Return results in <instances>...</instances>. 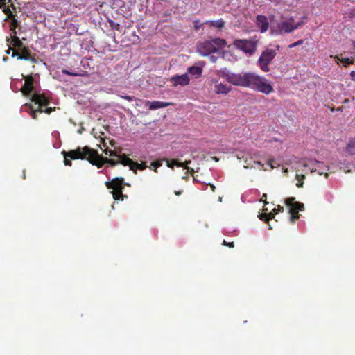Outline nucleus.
Wrapping results in <instances>:
<instances>
[{
	"instance_id": "nucleus-26",
	"label": "nucleus",
	"mask_w": 355,
	"mask_h": 355,
	"mask_svg": "<svg viewBox=\"0 0 355 355\" xmlns=\"http://www.w3.org/2000/svg\"><path fill=\"white\" fill-rule=\"evenodd\" d=\"M334 58V59L339 60L345 67L352 64L354 63L353 60L349 58L340 59L338 55H335Z\"/></svg>"
},
{
	"instance_id": "nucleus-3",
	"label": "nucleus",
	"mask_w": 355,
	"mask_h": 355,
	"mask_svg": "<svg viewBox=\"0 0 355 355\" xmlns=\"http://www.w3.org/2000/svg\"><path fill=\"white\" fill-rule=\"evenodd\" d=\"M247 88H251L266 95L274 91L272 86L266 78L253 72H249Z\"/></svg>"
},
{
	"instance_id": "nucleus-44",
	"label": "nucleus",
	"mask_w": 355,
	"mask_h": 355,
	"mask_svg": "<svg viewBox=\"0 0 355 355\" xmlns=\"http://www.w3.org/2000/svg\"><path fill=\"white\" fill-rule=\"evenodd\" d=\"M352 80L355 81V71H352L350 73Z\"/></svg>"
},
{
	"instance_id": "nucleus-5",
	"label": "nucleus",
	"mask_w": 355,
	"mask_h": 355,
	"mask_svg": "<svg viewBox=\"0 0 355 355\" xmlns=\"http://www.w3.org/2000/svg\"><path fill=\"white\" fill-rule=\"evenodd\" d=\"M219 75L233 85L247 88L249 72L236 73L225 70H220Z\"/></svg>"
},
{
	"instance_id": "nucleus-38",
	"label": "nucleus",
	"mask_w": 355,
	"mask_h": 355,
	"mask_svg": "<svg viewBox=\"0 0 355 355\" xmlns=\"http://www.w3.org/2000/svg\"><path fill=\"white\" fill-rule=\"evenodd\" d=\"M266 199H267V195L266 193H263L261 196V201H262L265 205H266V204H268Z\"/></svg>"
},
{
	"instance_id": "nucleus-43",
	"label": "nucleus",
	"mask_w": 355,
	"mask_h": 355,
	"mask_svg": "<svg viewBox=\"0 0 355 355\" xmlns=\"http://www.w3.org/2000/svg\"><path fill=\"white\" fill-rule=\"evenodd\" d=\"M5 5H7V0H0V8L3 7Z\"/></svg>"
},
{
	"instance_id": "nucleus-52",
	"label": "nucleus",
	"mask_w": 355,
	"mask_h": 355,
	"mask_svg": "<svg viewBox=\"0 0 355 355\" xmlns=\"http://www.w3.org/2000/svg\"><path fill=\"white\" fill-rule=\"evenodd\" d=\"M268 164H270L271 166V168H273V166L271 165V161L268 162Z\"/></svg>"
},
{
	"instance_id": "nucleus-50",
	"label": "nucleus",
	"mask_w": 355,
	"mask_h": 355,
	"mask_svg": "<svg viewBox=\"0 0 355 355\" xmlns=\"http://www.w3.org/2000/svg\"><path fill=\"white\" fill-rule=\"evenodd\" d=\"M17 21L16 19H14L12 22V25L17 26Z\"/></svg>"
},
{
	"instance_id": "nucleus-16",
	"label": "nucleus",
	"mask_w": 355,
	"mask_h": 355,
	"mask_svg": "<svg viewBox=\"0 0 355 355\" xmlns=\"http://www.w3.org/2000/svg\"><path fill=\"white\" fill-rule=\"evenodd\" d=\"M19 51H21V55L19 56V60H30L33 63L36 62L35 57L31 55L30 50L26 46H24Z\"/></svg>"
},
{
	"instance_id": "nucleus-24",
	"label": "nucleus",
	"mask_w": 355,
	"mask_h": 355,
	"mask_svg": "<svg viewBox=\"0 0 355 355\" xmlns=\"http://www.w3.org/2000/svg\"><path fill=\"white\" fill-rule=\"evenodd\" d=\"M315 166L314 168L312 169V171H318V173L320 175L323 174V171H321L320 170L327 168V166H324V163L319 162V161H315Z\"/></svg>"
},
{
	"instance_id": "nucleus-2",
	"label": "nucleus",
	"mask_w": 355,
	"mask_h": 355,
	"mask_svg": "<svg viewBox=\"0 0 355 355\" xmlns=\"http://www.w3.org/2000/svg\"><path fill=\"white\" fill-rule=\"evenodd\" d=\"M247 88H251L266 95L274 91L272 86L266 78L253 72H249Z\"/></svg>"
},
{
	"instance_id": "nucleus-51",
	"label": "nucleus",
	"mask_w": 355,
	"mask_h": 355,
	"mask_svg": "<svg viewBox=\"0 0 355 355\" xmlns=\"http://www.w3.org/2000/svg\"><path fill=\"white\" fill-rule=\"evenodd\" d=\"M352 45H353V47H354V53H355V41L354 40H352Z\"/></svg>"
},
{
	"instance_id": "nucleus-28",
	"label": "nucleus",
	"mask_w": 355,
	"mask_h": 355,
	"mask_svg": "<svg viewBox=\"0 0 355 355\" xmlns=\"http://www.w3.org/2000/svg\"><path fill=\"white\" fill-rule=\"evenodd\" d=\"M62 73L63 74H65V75H68V76H82L81 73H76V72H71V71H69L65 69H63L62 70Z\"/></svg>"
},
{
	"instance_id": "nucleus-15",
	"label": "nucleus",
	"mask_w": 355,
	"mask_h": 355,
	"mask_svg": "<svg viewBox=\"0 0 355 355\" xmlns=\"http://www.w3.org/2000/svg\"><path fill=\"white\" fill-rule=\"evenodd\" d=\"M191 161H185L184 162H180L178 159H173L171 162L167 161V166L170 168H173L175 166L178 167H182L183 168L187 169L192 174L194 171L193 168H189L188 165L191 164Z\"/></svg>"
},
{
	"instance_id": "nucleus-53",
	"label": "nucleus",
	"mask_w": 355,
	"mask_h": 355,
	"mask_svg": "<svg viewBox=\"0 0 355 355\" xmlns=\"http://www.w3.org/2000/svg\"><path fill=\"white\" fill-rule=\"evenodd\" d=\"M328 175H328V173H325V177H326V178H327V177H328Z\"/></svg>"
},
{
	"instance_id": "nucleus-54",
	"label": "nucleus",
	"mask_w": 355,
	"mask_h": 355,
	"mask_svg": "<svg viewBox=\"0 0 355 355\" xmlns=\"http://www.w3.org/2000/svg\"><path fill=\"white\" fill-rule=\"evenodd\" d=\"M263 211H268V209H263Z\"/></svg>"
},
{
	"instance_id": "nucleus-45",
	"label": "nucleus",
	"mask_w": 355,
	"mask_h": 355,
	"mask_svg": "<svg viewBox=\"0 0 355 355\" xmlns=\"http://www.w3.org/2000/svg\"><path fill=\"white\" fill-rule=\"evenodd\" d=\"M254 163L255 164H257L261 168H262L263 167V164H262L259 161H254Z\"/></svg>"
},
{
	"instance_id": "nucleus-9",
	"label": "nucleus",
	"mask_w": 355,
	"mask_h": 355,
	"mask_svg": "<svg viewBox=\"0 0 355 355\" xmlns=\"http://www.w3.org/2000/svg\"><path fill=\"white\" fill-rule=\"evenodd\" d=\"M303 22H298L296 24H294V19L293 17L289 18L286 21H281L278 23L277 28L280 33H289L297 29L298 27L302 26Z\"/></svg>"
},
{
	"instance_id": "nucleus-34",
	"label": "nucleus",
	"mask_w": 355,
	"mask_h": 355,
	"mask_svg": "<svg viewBox=\"0 0 355 355\" xmlns=\"http://www.w3.org/2000/svg\"><path fill=\"white\" fill-rule=\"evenodd\" d=\"M55 110V107H47L45 110H43V112L49 114Z\"/></svg>"
},
{
	"instance_id": "nucleus-32",
	"label": "nucleus",
	"mask_w": 355,
	"mask_h": 355,
	"mask_svg": "<svg viewBox=\"0 0 355 355\" xmlns=\"http://www.w3.org/2000/svg\"><path fill=\"white\" fill-rule=\"evenodd\" d=\"M272 211L275 214H277L280 212H283L284 211V207L281 205H277V207L274 208L272 209Z\"/></svg>"
},
{
	"instance_id": "nucleus-8",
	"label": "nucleus",
	"mask_w": 355,
	"mask_h": 355,
	"mask_svg": "<svg viewBox=\"0 0 355 355\" xmlns=\"http://www.w3.org/2000/svg\"><path fill=\"white\" fill-rule=\"evenodd\" d=\"M276 55L277 50L269 48H267L261 53L257 61L261 71L263 72H268L270 71L269 64L275 58Z\"/></svg>"
},
{
	"instance_id": "nucleus-47",
	"label": "nucleus",
	"mask_w": 355,
	"mask_h": 355,
	"mask_svg": "<svg viewBox=\"0 0 355 355\" xmlns=\"http://www.w3.org/2000/svg\"><path fill=\"white\" fill-rule=\"evenodd\" d=\"M210 58V60H211L212 62H216V59H217V58H216V57H215V56H214V55L210 56V58Z\"/></svg>"
},
{
	"instance_id": "nucleus-55",
	"label": "nucleus",
	"mask_w": 355,
	"mask_h": 355,
	"mask_svg": "<svg viewBox=\"0 0 355 355\" xmlns=\"http://www.w3.org/2000/svg\"><path fill=\"white\" fill-rule=\"evenodd\" d=\"M11 0H8V2H10Z\"/></svg>"
},
{
	"instance_id": "nucleus-23",
	"label": "nucleus",
	"mask_w": 355,
	"mask_h": 355,
	"mask_svg": "<svg viewBox=\"0 0 355 355\" xmlns=\"http://www.w3.org/2000/svg\"><path fill=\"white\" fill-rule=\"evenodd\" d=\"M106 155H109L112 157H117L118 159L116 160H120L121 157L123 156V155H119L118 153L116 150H110L108 148H105L103 151Z\"/></svg>"
},
{
	"instance_id": "nucleus-12",
	"label": "nucleus",
	"mask_w": 355,
	"mask_h": 355,
	"mask_svg": "<svg viewBox=\"0 0 355 355\" xmlns=\"http://www.w3.org/2000/svg\"><path fill=\"white\" fill-rule=\"evenodd\" d=\"M189 81L190 78L187 73L181 76L176 75L170 78V82L174 87H177L178 85L186 86L189 83Z\"/></svg>"
},
{
	"instance_id": "nucleus-31",
	"label": "nucleus",
	"mask_w": 355,
	"mask_h": 355,
	"mask_svg": "<svg viewBox=\"0 0 355 355\" xmlns=\"http://www.w3.org/2000/svg\"><path fill=\"white\" fill-rule=\"evenodd\" d=\"M290 214H291V222L294 223L297 220L299 219L300 216H299L298 213H290Z\"/></svg>"
},
{
	"instance_id": "nucleus-36",
	"label": "nucleus",
	"mask_w": 355,
	"mask_h": 355,
	"mask_svg": "<svg viewBox=\"0 0 355 355\" xmlns=\"http://www.w3.org/2000/svg\"><path fill=\"white\" fill-rule=\"evenodd\" d=\"M162 164L159 162H155L152 163V166L154 167V171H156L157 168L161 166Z\"/></svg>"
},
{
	"instance_id": "nucleus-39",
	"label": "nucleus",
	"mask_w": 355,
	"mask_h": 355,
	"mask_svg": "<svg viewBox=\"0 0 355 355\" xmlns=\"http://www.w3.org/2000/svg\"><path fill=\"white\" fill-rule=\"evenodd\" d=\"M110 25L111 26L114 28V29H116V30H119V24H115L114 23L113 21H111L110 22Z\"/></svg>"
},
{
	"instance_id": "nucleus-42",
	"label": "nucleus",
	"mask_w": 355,
	"mask_h": 355,
	"mask_svg": "<svg viewBox=\"0 0 355 355\" xmlns=\"http://www.w3.org/2000/svg\"><path fill=\"white\" fill-rule=\"evenodd\" d=\"M123 98L125 100H128V101H132L135 99V98L133 96H123Z\"/></svg>"
},
{
	"instance_id": "nucleus-35",
	"label": "nucleus",
	"mask_w": 355,
	"mask_h": 355,
	"mask_svg": "<svg viewBox=\"0 0 355 355\" xmlns=\"http://www.w3.org/2000/svg\"><path fill=\"white\" fill-rule=\"evenodd\" d=\"M223 245H225V246H227L229 248H234V244L233 242H227L225 240L223 241Z\"/></svg>"
},
{
	"instance_id": "nucleus-1",
	"label": "nucleus",
	"mask_w": 355,
	"mask_h": 355,
	"mask_svg": "<svg viewBox=\"0 0 355 355\" xmlns=\"http://www.w3.org/2000/svg\"><path fill=\"white\" fill-rule=\"evenodd\" d=\"M62 154L64 156V164L65 166H71L72 165L71 160L76 159H86L92 165L98 168L102 167L105 164H109L111 166H114L117 164H122L124 166H129L130 169L133 171L135 173L137 170H144L146 168L145 163L139 164L134 162L130 158L128 157L126 155H123L120 160H115L114 159L104 157L99 155L96 150H94L87 146L84 147H78L74 150L69 151L63 150Z\"/></svg>"
},
{
	"instance_id": "nucleus-46",
	"label": "nucleus",
	"mask_w": 355,
	"mask_h": 355,
	"mask_svg": "<svg viewBox=\"0 0 355 355\" xmlns=\"http://www.w3.org/2000/svg\"><path fill=\"white\" fill-rule=\"evenodd\" d=\"M349 16L351 17H355V9L352 10L350 13H349Z\"/></svg>"
},
{
	"instance_id": "nucleus-25",
	"label": "nucleus",
	"mask_w": 355,
	"mask_h": 355,
	"mask_svg": "<svg viewBox=\"0 0 355 355\" xmlns=\"http://www.w3.org/2000/svg\"><path fill=\"white\" fill-rule=\"evenodd\" d=\"M346 150L351 155H355V139L349 141L347 146Z\"/></svg>"
},
{
	"instance_id": "nucleus-7",
	"label": "nucleus",
	"mask_w": 355,
	"mask_h": 355,
	"mask_svg": "<svg viewBox=\"0 0 355 355\" xmlns=\"http://www.w3.org/2000/svg\"><path fill=\"white\" fill-rule=\"evenodd\" d=\"M258 40L255 37L250 39H236L233 42V46L239 50L249 55H253L257 49Z\"/></svg>"
},
{
	"instance_id": "nucleus-30",
	"label": "nucleus",
	"mask_w": 355,
	"mask_h": 355,
	"mask_svg": "<svg viewBox=\"0 0 355 355\" xmlns=\"http://www.w3.org/2000/svg\"><path fill=\"white\" fill-rule=\"evenodd\" d=\"M303 42H304V41L302 40H298V41H297L295 42H293V43L289 44L288 45V48L289 49H292V48H294L295 46H300V45L302 44Z\"/></svg>"
},
{
	"instance_id": "nucleus-22",
	"label": "nucleus",
	"mask_w": 355,
	"mask_h": 355,
	"mask_svg": "<svg viewBox=\"0 0 355 355\" xmlns=\"http://www.w3.org/2000/svg\"><path fill=\"white\" fill-rule=\"evenodd\" d=\"M113 198L116 200H123L124 198H128L126 195L123 194V190L112 191Z\"/></svg>"
},
{
	"instance_id": "nucleus-20",
	"label": "nucleus",
	"mask_w": 355,
	"mask_h": 355,
	"mask_svg": "<svg viewBox=\"0 0 355 355\" xmlns=\"http://www.w3.org/2000/svg\"><path fill=\"white\" fill-rule=\"evenodd\" d=\"M187 71L192 76H200L202 70L200 67L192 66L188 68Z\"/></svg>"
},
{
	"instance_id": "nucleus-4",
	"label": "nucleus",
	"mask_w": 355,
	"mask_h": 355,
	"mask_svg": "<svg viewBox=\"0 0 355 355\" xmlns=\"http://www.w3.org/2000/svg\"><path fill=\"white\" fill-rule=\"evenodd\" d=\"M226 45L227 42L224 39L215 38L207 40L198 42L196 51L201 55L207 56L211 53L218 52L220 49L225 47Z\"/></svg>"
},
{
	"instance_id": "nucleus-21",
	"label": "nucleus",
	"mask_w": 355,
	"mask_h": 355,
	"mask_svg": "<svg viewBox=\"0 0 355 355\" xmlns=\"http://www.w3.org/2000/svg\"><path fill=\"white\" fill-rule=\"evenodd\" d=\"M11 44L15 47V48H17L19 50H21L24 46H25L24 45V44L22 43V42L20 40V39L17 37V36H14L12 38V40H11Z\"/></svg>"
},
{
	"instance_id": "nucleus-6",
	"label": "nucleus",
	"mask_w": 355,
	"mask_h": 355,
	"mask_svg": "<svg viewBox=\"0 0 355 355\" xmlns=\"http://www.w3.org/2000/svg\"><path fill=\"white\" fill-rule=\"evenodd\" d=\"M31 101L35 104H38L37 109L35 110L31 104H25L24 107H27L31 112L32 117L36 119L37 112H43L42 107L48 105L49 104V99L44 94H34L31 96Z\"/></svg>"
},
{
	"instance_id": "nucleus-19",
	"label": "nucleus",
	"mask_w": 355,
	"mask_h": 355,
	"mask_svg": "<svg viewBox=\"0 0 355 355\" xmlns=\"http://www.w3.org/2000/svg\"><path fill=\"white\" fill-rule=\"evenodd\" d=\"M206 24H208L210 26L215 27L219 30L223 29L225 26V21L223 19H220L216 21H207Z\"/></svg>"
},
{
	"instance_id": "nucleus-40",
	"label": "nucleus",
	"mask_w": 355,
	"mask_h": 355,
	"mask_svg": "<svg viewBox=\"0 0 355 355\" xmlns=\"http://www.w3.org/2000/svg\"><path fill=\"white\" fill-rule=\"evenodd\" d=\"M275 214L272 211V212L267 214V215H268V221L275 218Z\"/></svg>"
},
{
	"instance_id": "nucleus-27",
	"label": "nucleus",
	"mask_w": 355,
	"mask_h": 355,
	"mask_svg": "<svg viewBox=\"0 0 355 355\" xmlns=\"http://www.w3.org/2000/svg\"><path fill=\"white\" fill-rule=\"evenodd\" d=\"M0 8L2 9L3 13L6 14L9 18L14 17V15L10 10L9 6H8L7 5H5L3 6V7H1Z\"/></svg>"
},
{
	"instance_id": "nucleus-49",
	"label": "nucleus",
	"mask_w": 355,
	"mask_h": 355,
	"mask_svg": "<svg viewBox=\"0 0 355 355\" xmlns=\"http://www.w3.org/2000/svg\"><path fill=\"white\" fill-rule=\"evenodd\" d=\"M182 193V191H175V194L176 196H179V195H180Z\"/></svg>"
},
{
	"instance_id": "nucleus-33",
	"label": "nucleus",
	"mask_w": 355,
	"mask_h": 355,
	"mask_svg": "<svg viewBox=\"0 0 355 355\" xmlns=\"http://www.w3.org/2000/svg\"><path fill=\"white\" fill-rule=\"evenodd\" d=\"M260 220L265 221L266 223L268 222V215L267 213L264 212L259 216Z\"/></svg>"
},
{
	"instance_id": "nucleus-29",
	"label": "nucleus",
	"mask_w": 355,
	"mask_h": 355,
	"mask_svg": "<svg viewBox=\"0 0 355 355\" xmlns=\"http://www.w3.org/2000/svg\"><path fill=\"white\" fill-rule=\"evenodd\" d=\"M305 178V176L304 175H302L301 176H300L299 175H296V178L298 180V182L296 184V186L299 188L300 187H303V182H301V180L304 179Z\"/></svg>"
},
{
	"instance_id": "nucleus-41",
	"label": "nucleus",
	"mask_w": 355,
	"mask_h": 355,
	"mask_svg": "<svg viewBox=\"0 0 355 355\" xmlns=\"http://www.w3.org/2000/svg\"><path fill=\"white\" fill-rule=\"evenodd\" d=\"M194 23V28L196 30H198L199 29V27H200V24H199V21L198 20H195L193 21Z\"/></svg>"
},
{
	"instance_id": "nucleus-10",
	"label": "nucleus",
	"mask_w": 355,
	"mask_h": 355,
	"mask_svg": "<svg viewBox=\"0 0 355 355\" xmlns=\"http://www.w3.org/2000/svg\"><path fill=\"white\" fill-rule=\"evenodd\" d=\"M295 198L290 197L286 199L285 203L289 207V213H298L304 210V204L295 201Z\"/></svg>"
},
{
	"instance_id": "nucleus-11",
	"label": "nucleus",
	"mask_w": 355,
	"mask_h": 355,
	"mask_svg": "<svg viewBox=\"0 0 355 355\" xmlns=\"http://www.w3.org/2000/svg\"><path fill=\"white\" fill-rule=\"evenodd\" d=\"M105 184L107 189H112V191L123 190L126 184L123 178H113L111 181H107Z\"/></svg>"
},
{
	"instance_id": "nucleus-17",
	"label": "nucleus",
	"mask_w": 355,
	"mask_h": 355,
	"mask_svg": "<svg viewBox=\"0 0 355 355\" xmlns=\"http://www.w3.org/2000/svg\"><path fill=\"white\" fill-rule=\"evenodd\" d=\"M232 90V87L227 85L216 81L215 92L216 94H227Z\"/></svg>"
},
{
	"instance_id": "nucleus-14",
	"label": "nucleus",
	"mask_w": 355,
	"mask_h": 355,
	"mask_svg": "<svg viewBox=\"0 0 355 355\" xmlns=\"http://www.w3.org/2000/svg\"><path fill=\"white\" fill-rule=\"evenodd\" d=\"M33 82H34V80L31 76H28L25 78V84L21 88V92L24 95H28L33 91V89H34Z\"/></svg>"
},
{
	"instance_id": "nucleus-13",
	"label": "nucleus",
	"mask_w": 355,
	"mask_h": 355,
	"mask_svg": "<svg viewBox=\"0 0 355 355\" xmlns=\"http://www.w3.org/2000/svg\"><path fill=\"white\" fill-rule=\"evenodd\" d=\"M257 26L260 28L261 33H265L268 31L269 27V23L266 16L259 15L256 17Z\"/></svg>"
},
{
	"instance_id": "nucleus-48",
	"label": "nucleus",
	"mask_w": 355,
	"mask_h": 355,
	"mask_svg": "<svg viewBox=\"0 0 355 355\" xmlns=\"http://www.w3.org/2000/svg\"><path fill=\"white\" fill-rule=\"evenodd\" d=\"M210 188L213 192L215 191L216 187L213 184H210Z\"/></svg>"
},
{
	"instance_id": "nucleus-37",
	"label": "nucleus",
	"mask_w": 355,
	"mask_h": 355,
	"mask_svg": "<svg viewBox=\"0 0 355 355\" xmlns=\"http://www.w3.org/2000/svg\"><path fill=\"white\" fill-rule=\"evenodd\" d=\"M20 55H21V53L19 52V51L13 49L12 53V57H17V58L19 59V56H20Z\"/></svg>"
},
{
	"instance_id": "nucleus-18",
	"label": "nucleus",
	"mask_w": 355,
	"mask_h": 355,
	"mask_svg": "<svg viewBox=\"0 0 355 355\" xmlns=\"http://www.w3.org/2000/svg\"><path fill=\"white\" fill-rule=\"evenodd\" d=\"M148 104H149L150 110H157L159 108H163V107H168V106L172 105V103L156 101H153V102H148Z\"/></svg>"
}]
</instances>
